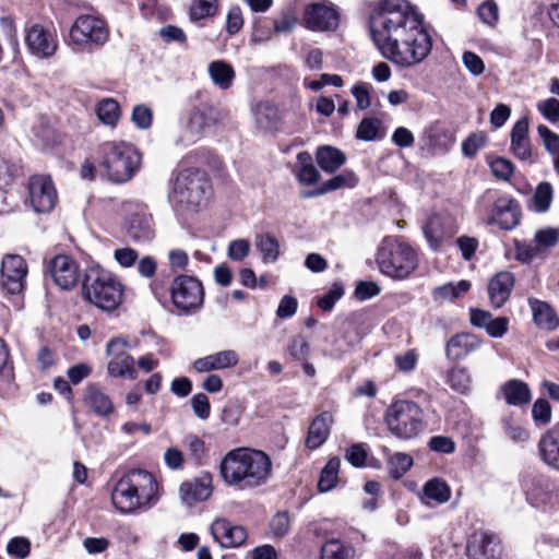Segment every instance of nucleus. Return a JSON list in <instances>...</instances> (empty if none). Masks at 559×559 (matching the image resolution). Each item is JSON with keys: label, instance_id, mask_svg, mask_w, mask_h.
<instances>
[{"label": "nucleus", "instance_id": "1", "mask_svg": "<svg viewBox=\"0 0 559 559\" xmlns=\"http://www.w3.org/2000/svg\"><path fill=\"white\" fill-rule=\"evenodd\" d=\"M372 38L381 55L401 68L421 63L432 40L423 16L406 0H383L371 19Z\"/></svg>", "mask_w": 559, "mask_h": 559}, {"label": "nucleus", "instance_id": "2", "mask_svg": "<svg viewBox=\"0 0 559 559\" xmlns=\"http://www.w3.org/2000/svg\"><path fill=\"white\" fill-rule=\"evenodd\" d=\"M219 469L228 485L254 488L265 484L270 478L272 461L263 451L239 448L224 456Z\"/></svg>", "mask_w": 559, "mask_h": 559}, {"label": "nucleus", "instance_id": "3", "mask_svg": "<svg viewBox=\"0 0 559 559\" xmlns=\"http://www.w3.org/2000/svg\"><path fill=\"white\" fill-rule=\"evenodd\" d=\"M159 497V485L155 476L140 468L122 475L111 492L114 507L123 514L148 510L158 502Z\"/></svg>", "mask_w": 559, "mask_h": 559}, {"label": "nucleus", "instance_id": "4", "mask_svg": "<svg viewBox=\"0 0 559 559\" xmlns=\"http://www.w3.org/2000/svg\"><path fill=\"white\" fill-rule=\"evenodd\" d=\"M210 182L199 169L179 171L171 183L168 200L179 215H189L200 211L207 201Z\"/></svg>", "mask_w": 559, "mask_h": 559}, {"label": "nucleus", "instance_id": "5", "mask_svg": "<svg viewBox=\"0 0 559 559\" xmlns=\"http://www.w3.org/2000/svg\"><path fill=\"white\" fill-rule=\"evenodd\" d=\"M84 298L104 311H112L122 302L123 287L109 272L99 267L90 269L83 281Z\"/></svg>", "mask_w": 559, "mask_h": 559}, {"label": "nucleus", "instance_id": "6", "mask_svg": "<svg viewBox=\"0 0 559 559\" xmlns=\"http://www.w3.org/2000/svg\"><path fill=\"white\" fill-rule=\"evenodd\" d=\"M377 262L380 271L397 280L406 278L417 265L416 251L400 237H386L378 251Z\"/></svg>", "mask_w": 559, "mask_h": 559}, {"label": "nucleus", "instance_id": "7", "mask_svg": "<svg viewBox=\"0 0 559 559\" xmlns=\"http://www.w3.org/2000/svg\"><path fill=\"white\" fill-rule=\"evenodd\" d=\"M100 152L103 155L100 166L112 182L122 183L130 180L141 163L139 152L124 142L104 143Z\"/></svg>", "mask_w": 559, "mask_h": 559}, {"label": "nucleus", "instance_id": "8", "mask_svg": "<svg viewBox=\"0 0 559 559\" xmlns=\"http://www.w3.org/2000/svg\"><path fill=\"white\" fill-rule=\"evenodd\" d=\"M385 424L393 436L401 440H409L424 431L425 413L413 401L397 400L388 407Z\"/></svg>", "mask_w": 559, "mask_h": 559}, {"label": "nucleus", "instance_id": "9", "mask_svg": "<svg viewBox=\"0 0 559 559\" xmlns=\"http://www.w3.org/2000/svg\"><path fill=\"white\" fill-rule=\"evenodd\" d=\"M109 39L107 23L95 15L78 16L69 32L68 45L73 50H85L104 46Z\"/></svg>", "mask_w": 559, "mask_h": 559}, {"label": "nucleus", "instance_id": "10", "mask_svg": "<svg viewBox=\"0 0 559 559\" xmlns=\"http://www.w3.org/2000/svg\"><path fill=\"white\" fill-rule=\"evenodd\" d=\"M216 122L214 108L210 105L193 106L186 111L181 120V129L176 145L190 146L200 141L206 129Z\"/></svg>", "mask_w": 559, "mask_h": 559}, {"label": "nucleus", "instance_id": "11", "mask_svg": "<svg viewBox=\"0 0 559 559\" xmlns=\"http://www.w3.org/2000/svg\"><path fill=\"white\" fill-rule=\"evenodd\" d=\"M170 293L174 306L185 314L197 312L203 305V285L193 276L179 275L175 277Z\"/></svg>", "mask_w": 559, "mask_h": 559}, {"label": "nucleus", "instance_id": "12", "mask_svg": "<svg viewBox=\"0 0 559 559\" xmlns=\"http://www.w3.org/2000/svg\"><path fill=\"white\" fill-rule=\"evenodd\" d=\"M483 200L492 202L488 214V223L497 224L501 229L510 230L520 223V209L513 199L507 194L498 195L486 191Z\"/></svg>", "mask_w": 559, "mask_h": 559}, {"label": "nucleus", "instance_id": "13", "mask_svg": "<svg viewBox=\"0 0 559 559\" xmlns=\"http://www.w3.org/2000/svg\"><path fill=\"white\" fill-rule=\"evenodd\" d=\"M24 40L27 50L38 59H50L58 50L59 43L55 31L34 23L24 31Z\"/></svg>", "mask_w": 559, "mask_h": 559}, {"label": "nucleus", "instance_id": "14", "mask_svg": "<svg viewBox=\"0 0 559 559\" xmlns=\"http://www.w3.org/2000/svg\"><path fill=\"white\" fill-rule=\"evenodd\" d=\"M338 21L336 8L326 0L309 3L305 8L304 23L311 31H333L338 26Z\"/></svg>", "mask_w": 559, "mask_h": 559}, {"label": "nucleus", "instance_id": "15", "mask_svg": "<svg viewBox=\"0 0 559 559\" xmlns=\"http://www.w3.org/2000/svg\"><path fill=\"white\" fill-rule=\"evenodd\" d=\"M128 342L122 338H111L107 343V354L111 356L107 365L108 373L115 378H136L133 357L126 352Z\"/></svg>", "mask_w": 559, "mask_h": 559}, {"label": "nucleus", "instance_id": "16", "mask_svg": "<svg viewBox=\"0 0 559 559\" xmlns=\"http://www.w3.org/2000/svg\"><path fill=\"white\" fill-rule=\"evenodd\" d=\"M126 212L129 213L124 224L127 235L138 242L151 241L154 238V229L152 215L146 206L130 203L126 205Z\"/></svg>", "mask_w": 559, "mask_h": 559}, {"label": "nucleus", "instance_id": "17", "mask_svg": "<svg viewBox=\"0 0 559 559\" xmlns=\"http://www.w3.org/2000/svg\"><path fill=\"white\" fill-rule=\"evenodd\" d=\"M27 264L19 254H7L1 263V287L11 295L23 292Z\"/></svg>", "mask_w": 559, "mask_h": 559}, {"label": "nucleus", "instance_id": "18", "mask_svg": "<svg viewBox=\"0 0 559 559\" xmlns=\"http://www.w3.org/2000/svg\"><path fill=\"white\" fill-rule=\"evenodd\" d=\"M31 204L37 213L50 212L57 202V191L47 176H34L28 185Z\"/></svg>", "mask_w": 559, "mask_h": 559}, {"label": "nucleus", "instance_id": "19", "mask_svg": "<svg viewBox=\"0 0 559 559\" xmlns=\"http://www.w3.org/2000/svg\"><path fill=\"white\" fill-rule=\"evenodd\" d=\"M47 271L53 282L64 290L75 287L80 278L78 263L66 254L52 258L47 264Z\"/></svg>", "mask_w": 559, "mask_h": 559}, {"label": "nucleus", "instance_id": "20", "mask_svg": "<svg viewBox=\"0 0 559 559\" xmlns=\"http://www.w3.org/2000/svg\"><path fill=\"white\" fill-rule=\"evenodd\" d=\"M214 539L225 548H236L243 545L247 532L240 525H233L225 519H216L211 525Z\"/></svg>", "mask_w": 559, "mask_h": 559}, {"label": "nucleus", "instance_id": "21", "mask_svg": "<svg viewBox=\"0 0 559 559\" xmlns=\"http://www.w3.org/2000/svg\"><path fill=\"white\" fill-rule=\"evenodd\" d=\"M530 121L523 117L515 122L510 134V150L520 160L533 163L532 145L528 138Z\"/></svg>", "mask_w": 559, "mask_h": 559}, {"label": "nucleus", "instance_id": "22", "mask_svg": "<svg viewBox=\"0 0 559 559\" xmlns=\"http://www.w3.org/2000/svg\"><path fill=\"white\" fill-rule=\"evenodd\" d=\"M466 551L469 559H498L499 542L493 534L487 532L475 533L467 545Z\"/></svg>", "mask_w": 559, "mask_h": 559}, {"label": "nucleus", "instance_id": "23", "mask_svg": "<svg viewBox=\"0 0 559 559\" xmlns=\"http://www.w3.org/2000/svg\"><path fill=\"white\" fill-rule=\"evenodd\" d=\"M239 362V355L234 349H225L198 358L193 361V369L199 372H211L235 367Z\"/></svg>", "mask_w": 559, "mask_h": 559}, {"label": "nucleus", "instance_id": "24", "mask_svg": "<svg viewBox=\"0 0 559 559\" xmlns=\"http://www.w3.org/2000/svg\"><path fill=\"white\" fill-rule=\"evenodd\" d=\"M481 343V338L473 333L455 334L447 343V357L452 360L464 359L469 354L478 350Z\"/></svg>", "mask_w": 559, "mask_h": 559}, {"label": "nucleus", "instance_id": "25", "mask_svg": "<svg viewBox=\"0 0 559 559\" xmlns=\"http://www.w3.org/2000/svg\"><path fill=\"white\" fill-rule=\"evenodd\" d=\"M212 477L205 474L190 481L180 485L179 495L181 501L187 506L206 500L212 495Z\"/></svg>", "mask_w": 559, "mask_h": 559}, {"label": "nucleus", "instance_id": "26", "mask_svg": "<svg viewBox=\"0 0 559 559\" xmlns=\"http://www.w3.org/2000/svg\"><path fill=\"white\" fill-rule=\"evenodd\" d=\"M514 286V276L511 272L502 271L497 273L488 284L490 304L495 308H501L509 299Z\"/></svg>", "mask_w": 559, "mask_h": 559}, {"label": "nucleus", "instance_id": "27", "mask_svg": "<svg viewBox=\"0 0 559 559\" xmlns=\"http://www.w3.org/2000/svg\"><path fill=\"white\" fill-rule=\"evenodd\" d=\"M451 492V488L444 479L433 477L423 486L419 499L426 506H439L450 500Z\"/></svg>", "mask_w": 559, "mask_h": 559}, {"label": "nucleus", "instance_id": "28", "mask_svg": "<svg viewBox=\"0 0 559 559\" xmlns=\"http://www.w3.org/2000/svg\"><path fill=\"white\" fill-rule=\"evenodd\" d=\"M83 401L97 416L106 417L114 412V404L110 397L96 383L86 385Z\"/></svg>", "mask_w": 559, "mask_h": 559}, {"label": "nucleus", "instance_id": "29", "mask_svg": "<svg viewBox=\"0 0 559 559\" xmlns=\"http://www.w3.org/2000/svg\"><path fill=\"white\" fill-rule=\"evenodd\" d=\"M559 240V233L554 228L540 229L535 234V246H527L518 249L519 259L522 261H531L540 250L555 246Z\"/></svg>", "mask_w": 559, "mask_h": 559}, {"label": "nucleus", "instance_id": "30", "mask_svg": "<svg viewBox=\"0 0 559 559\" xmlns=\"http://www.w3.org/2000/svg\"><path fill=\"white\" fill-rule=\"evenodd\" d=\"M332 421V415L328 412L321 413L312 420L306 440L309 449H317L325 442Z\"/></svg>", "mask_w": 559, "mask_h": 559}, {"label": "nucleus", "instance_id": "31", "mask_svg": "<svg viewBox=\"0 0 559 559\" xmlns=\"http://www.w3.org/2000/svg\"><path fill=\"white\" fill-rule=\"evenodd\" d=\"M501 393L507 404L511 406H523L531 402V389L522 380L512 379L501 386Z\"/></svg>", "mask_w": 559, "mask_h": 559}, {"label": "nucleus", "instance_id": "32", "mask_svg": "<svg viewBox=\"0 0 559 559\" xmlns=\"http://www.w3.org/2000/svg\"><path fill=\"white\" fill-rule=\"evenodd\" d=\"M530 307L533 312L535 324L546 331H552L559 325V318L551 306L538 299H530Z\"/></svg>", "mask_w": 559, "mask_h": 559}, {"label": "nucleus", "instance_id": "33", "mask_svg": "<svg viewBox=\"0 0 559 559\" xmlns=\"http://www.w3.org/2000/svg\"><path fill=\"white\" fill-rule=\"evenodd\" d=\"M298 182L305 186H311L320 180V173L312 163L310 153L304 151L298 153L297 162L293 169Z\"/></svg>", "mask_w": 559, "mask_h": 559}, {"label": "nucleus", "instance_id": "34", "mask_svg": "<svg viewBox=\"0 0 559 559\" xmlns=\"http://www.w3.org/2000/svg\"><path fill=\"white\" fill-rule=\"evenodd\" d=\"M539 449L545 462L559 469V423L540 439Z\"/></svg>", "mask_w": 559, "mask_h": 559}, {"label": "nucleus", "instance_id": "35", "mask_svg": "<svg viewBox=\"0 0 559 559\" xmlns=\"http://www.w3.org/2000/svg\"><path fill=\"white\" fill-rule=\"evenodd\" d=\"M258 128L263 131H271L276 128L278 121L277 108L269 102H259L252 107Z\"/></svg>", "mask_w": 559, "mask_h": 559}, {"label": "nucleus", "instance_id": "36", "mask_svg": "<svg viewBox=\"0 0 559 559\" xmlns=\"http://www.w3.org/2000/svg\"><path fill=\"white\" fill-rule=\"evenodd\" d=\"M207 72L212 82L221 90H228L236 76L233 67L224 60L212 61Z\"/></svg>", "mask_w": 559, "mask_h": 559}, {"label": "nucleus", "instance_id": "37", "mask_svg": "<svg viewBox=\"0 0 559 559\" xmlns=\"http://www.w3.org/2000/svg\"><path fill=\"white\" fill-rule=\"evenodd\" d=\"M317 163L326 173H334L344 165L345 154L332 146L319 147L316 154Z\"/></svg>", "mask_w": 559, "mask_h": 559}, {"label": "nucleus", "instance_id": "38", "mask_svg": "<svg viewBox=\"0 0 559 559\" xmlns=\"http://www.w3.org/2000/svg\"><path fill=\"white\" fill-rule=\"evenodd\" d=\"M32 140L36 145L46 148L57 143V135L48 121L40 117L32 127Z\"/></svg>", "mask_w": 559, "mask_h": 559}, {"label": "nucleus", "instance_id": "39", "mask_svg": "<svg viewBox=\"0 0 559 559\" xmlns=\"http://www.w3.org/2000/svg\"><path fill=\"white\" fill-rule=\"evenodd\" d=\"M356 183L357 178L353 173H343L323 182V185L316 191L305 193L304 197L311 198L345 187L353 188Z\"/></svg>", "mask_w": 559, "mask_h": 559}, {"label": "nucleus", "instance_id": "40", "mask_svg": "<svg viewBox=\"0 0 559 559\" xmlns=\"http://www.w3.org/2000/svg\"><path fill=\"white\" fill-rule=\"evenodd\" d=\"M471 288V283L466 280H462L454 283H447L444 285L438 286L433 289V298L438 301H445V300H454L456 298H460L462 295H464L468 289Z\"/></svg>", "mask_w": 559, "mask_h": 559}, {"label": "nucleus", "instance_id": "41", "mask_svg": "<svg viewBox=\"0 0 559 559\" xmlns=\"http://www.w3.org/2000/svg\"><path fill=\"white\" fill-rule=\"evenodd\" d=\"M255 246L262 254L264 263H273L280 257V243L275 237L270 234L258 235Z\"/></svg>", "mask_w": 559, "mask_h": 559}, {"label": "nucleus", "instance_id": "42", "mask_svg": "<svg viewBox=\"0 0 559 559\" xmlns=\"http://www.w3.org/2000/svg\"><path fill=\"white\" fill-rule=\"evenodd\" d=\"M341 466V461L338 457H331L325 466L323 467L320 478L318 481V489L321 492H326L332 490L338 479V469Z\"/></svg>", "mask_w": 559, "mask_h": 559}, {"label": "nucleus", "instance_id": "43", "mask_svg": "<svg viewBox=\"0 0 559 559\" xmlns=\"http://www.w3.org/2000/svg\"><path fill=\"white\" fill-rule=\"evenodd\" d=\"M98 119L109 127H115L120 118V106L114 98H104L96 106Z\"/></svg>", "mask_w": 559, "mask_h": 559}, {"label": "nucleus", "instance_id": "44", "mask_svg": "<svg viewBox=\"0 0 559 559\" xmlns=\"http://www.w3.org/2000/svg\"><path fill=\"white\" fill-rule=\"evenodd\" d=\"M355 549L337 539L328 540L321 548V559H355Z\"/></svg>", "mask_w": 559, "mask_h": 559}, {"label": "nucleus", "instance_id": "45", "mask_svg": "<svg viewBox=\"0 0 559 559\" xmlns=\"http://www.w3.org/2000/svg\"><path fill=\"white\" fill-rule=\"evenodd\" d=\"M537 132L543 140L546 151L551 156L556 173L559 175V135L544 124L537 127Z\"/></svg>", "mask_w": 559, "mask_h": 559}, {"label": "nucleus", "instance_id": "46", "mask_svg": "<svg viewBox=\"0 0 559 559\" xmlns=\"http://www.w3.org/2000/svg\"><path fill=\"white\" fill-rule=\"evenodd\" d=\"M382 122L378 118H364L356 131V136L362 141H377L383 138Z\"/></svg>", "mask_w": 559, "mask_h": 559}, {"label": "nucleus", "instance_id": "47", "mask_svg": "<svg viewBox=\"0 0 559 559\" xmlns=\"http://www.w3.org/2000/svg\"><path fill=\"white\" fill-rule=\"evenodd\" d=\"M447 383L459 393H466L471 389L472 378L464 367H454L448 371Z\"/></svg>", "mask_w": 559, "mask_h": 559}, {"label": "nucleus", "instance_id": "48", "mask_svg": "<svg viewBox=\"0 0 559 559\" xmlns=\"http://www.w3.org/2000/svg\"><path fill=\"white\" fill-rule=\"evenodd\" d=\"M413 465V457L406 453L396 452L389 459V473L394 479L401 478Z\"/></svg>", "mask_w": 559, "mask_h": 559}, {"label": "nucleus", "instance_id": "49", "mask_svg": "<svg viewBox=\"0 0 559 559\" xmlns=\"http://www.w3.org/2000/svg\"><path fill=\"white\" fill-rule=\"evenodd\" d=\"M554 190L549 182H540L533 195V207L538 213L549 210L552 201Z\"/></svg>", "mask_w": 559, "mask_h": 559}, {"label": "nucleus", "instance_id": "50", "mask_svg": "<svg viewBox=\"0 0 559 559\" xmlns=\"http://www.w3.org/2000/svg\"><path fill=\"white\" fill-rule=\"evenodd\" d=\"M424 235L433 250H437L443 239V230L439 216H431L427 219L424 228Z\"/></svg>", "mask_w": 559, "mask_h": 559}, {"label": "nucleus", "instance_id": "51", "mask_svg": "<svg viewBox=\"0 0 559 559\" xmlns=\"http://www.w3.org/2000/svg\"><path fill=\"white\" fill-rule=\"evenodd\" d=\"M289 356L298 361H305L310 355V344L302 335L292 337L287 345Z\"/></svg>", "mask_w": 559, "mask_h": 559}, {"label": "nucleus", "instance_id": "52", "mask_svg": "<svg viewBox=\"0 0 559 559\" xmlns=\"http://www.w3.org/2000/svg\"><path fill=\"white\" fill-rule=\"evenodd\" d=\"M217 11L216 0H195L190 7V17L193 21L213 16Z\"/></svg>", "mask_w": 559, "mask_h": 559}, {"label": "nucleus", "instance_id": "53", "mask_svg": "<svg viewBox=\"0 0 559 559\" xmlns=\"http://www.w3.org/2000/svg\"><path fill=\"white\" fill-rule=\"evenodd\" d=\"M492 175L502 181H509L514 173V165L504 157H496L490 163Z\"/></svg>", "mask_w": 559, "mask_h": 559}, {"label": "nucleus", "instance_id": "54", "mask_svg": "<svg viewBox=\"0 0 559 559\" xmlns=\"http://www.w3.org/2000/svg\"><path fill=\"white\" fill-rule=\"evenodd\" d=\"M532 417L536 425L545 426L551 420V406L545 399L535 401L532 407Z\"/></svg>", "mask_w": 559, "mask_h": 559}, {"label": "nucleus", "instance_id": "55", "mask_svg": "<svg viewBox=\"0 0 559 559\" xmlns=\"http://www.w3.org/2000/svg\"><path fill=\"white\" fill-rule=\"evenodd\" d=\"M537 110L551 123L559 122V100L550 97L536 105Z\"/></svg>", "mask_w": 559, "mask_h": 559}, {"label": "nucleus", "instance_id": "56", "mask_svg": "<svg viewBox=\"0 0 559 559\" xmlns=\"http://www.w3.org/2000/svg\"><path fill=\"white\" fill-rule=\"evenodd\" d=\"M417 361L418 355L414 349H408L394 357L396 368L405 373L413 371L417 366Z\"/></svg>", "mask_w": 559, "mask_h": 559}, {"label": "nucleus", "instance_id": "57", "mask_svg": "<svg viewBox=\"0 0 559 559\" xmlns=\"http://www.w3.org/2000/svg\"><path fill=\"white\" fill-rule=\"evenodd\" d=\"M462 61L466 70L475 76L480 75L485 71L483 59L473 51H464Z\"/></svg>", "mask_w": 559, "mask_h": 559}, {"label": "nucleus", "instance_id": "58", "mask_svg": "<svg viewBox=\"0 0 559 559\" xmlns=\"http://www.w3.org/2000/svg\"><path fill=\"white\" fill-rule=\"evenodd\" d=\"M191 406L194 414L202 420L210 417L211 405L209 397L204 393H198L191 399Z\"/></svg>", "mask_w": 559, "mask_h": 559}, {"label": "nucleus", "instance_id": "59", "mask_svg": "<svg viewBox=\"0 0 559 559\" xmlns=\"http://www.w3.org/2000/svg\"><path fill=\"white\" fill-rule=\"evenodd\" d=\"M243 26V16L241 9L237 5L231 7L226 16V31L229 35L237 34Z\"/></svg>", "mask_w": 559, "mask_h": 559}, {"label": "nucleus", "instance_id": "60", "mask_svg": "<svg viewBox=\"0 0 559 559\" xmlns=\"http://www.w3.org/2000/svg\"><path fill=\"white\" fill-rule=\"evenodd\" d=\"M290 520L287 512H278L270 523L271 532L274 536L282 537L289 531Z\"/></svg>", "mask_w": 559, "mask_h": 559}, {"label": "nucleus", "instance_id": "61", "mask_svg": "<svg viewBox=\"0 0 559 559\" xmlns=\"http://www.w3.org/2000/svg\"><path fill=\"white\" fill-rule=\"evenodd\" d=\"M29 542L24 537H14L7 545V551L10 556L25 558L29 554Z\"/></svg>", "mask_w": 559, "mask_h": 559}, {"label": "nucleus", "instance_id": "62", "mask_svg": "<svg viewBox=\"0 0 559 559\" xmlns=\"http://www.w3.org/2000/svg\"><path fill=\"white\" fill-rule=\"evenodd\" d=\"M250 251V242L246 239L233 240L228 246V257L234 261L243 260Z\"/></svg>", "mask_w": 559, "mask_h": 559}, {"label": "nucleus", "instance_id": "63", "mask_svg": "<svg viewBox=\"0 0 559 559\" xmlns=\"http://www.w3.org/2000/svg\"><path fill=\"white\" fill-rule=\"evenodd\" d=\"M370 85L368 83H357L352 88V94L356 99V105L359 109H366L370 106Z\"/></svg>", "mask_w": 559, "mask_h": 559}, {"label": "nucleus", "instance_id": "64", "mask_svg": "<svg viewBox=\"0 0 559 559\" xmlns=\"http://www.w3.org/2000/svg\"><path fill=\"white\" fill-rule=\"evenodd\" d=\"M478 15L484 23L488 25L495 24L499 15L497 3L492 0H486L478 8Z\"/></svg>", "mask_w": 559, "mask_h": 559}]
</instances>
